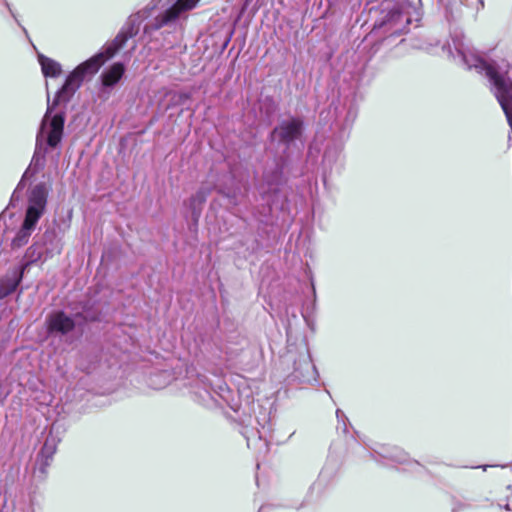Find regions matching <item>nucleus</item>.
Returning a JSON list of instances; mask_svg holds the SVG:
<instances>
[{"label": "nucleus", "mask_w": 512, "mask_h": 512, "mask_svg": "<svg viewBox=\"0 0 512 512\" xmlns=\"http://www.w3.org/2000/svg\"><path fill=\"white\" fill-rule=\"evenodd\" d=\"M443 50H446V51H447V54H448L449 56H451V57H453V58H455V57H456V56H455V54H454V52H453V49H452V47H451L450 45H448V47H445V46H444V47H443Z\"/></svg>", "instance_id": "f8f14e48"}, {"label": "nucleus", "mask_w": 512, "mask_h": 512, "mask_svg": "<svg viewBox=\"0 0 512 512\" xmlns=\"http://www.w3.org/2000/svg\"><path fill=\"white\" fill-rule=\"evenodd\" d=\"M199 0H177L170 8L166 9L144 28L145 32L156 31L165 26L174 25L183 13L193 9Z\"/></svg>", "instance_id": "20e7f679"}, {"label": "nucleus", "mask_w": 512, "mask_h": 512, "mask_svg": "<svg viewBox=\"0 0 512 512\" xmlns=\"http://www.w3.org/2000/svg\"><path fill=\"white\" fill-rule=\"evenodd\" d=\"M302 121L296 118L283 121L278 127H276L272 136L278 138L280 141L289 143L294 139H297L301 135Z\"/></svg>", "instance_id": "39448f33"}, {"label": "nucleus", "mask_w": 512, "mask_h": 512, "mask_svg": "<svg viewBox=\"0 0 512 512\" xmlns=\"http://www.w3.org/2000/svg\"><path fill=\"white\" fill-rule=\"evenodd\" d=\"M38 60L45 77H57L61 74L62 69L58 62L41 54Z\"/></svg>", "instance_id": "9d476101"}, {"label": "nucleus", "mask_w": 512, "mask_h": 512, "mask_svg": "<svg viewBox=\"0 0 512 512\" xmlns=\"http://www.w3.org/2000/svg\"><path fill=\"white\" fill-rule=\"evenodd\" d=\"M23 270L24 268L15 269L4 280H0V298L6 297L16 289L22 278Z\"/></svg>", "instance_id": "6e6552de"}, {"label": "nucleus", "mask_w": 512, "mask_h": 512, "mask_svg": "<svg viewBox=\"0 0 512 512\" xmlns=\"http://www.w3.org/2000/svg\"><path fill=\"white\" fill-rule=\"evenodd\" d=\"M48 327L51 332L65 334L74 328V321L62 312H57L49 318Z\"/></svg>", "instance_id": "423d86ee"}, {"label": "nucleus", "mask_w": 512, "mask_h": 512, "mask_svg": "<svg viewBox=\"0 0 512 512\" xmlns=\"http://www.w3.org/2000/svg\"><path fill=\"white\" fill-rule=\"evenodd\" d=\"M44 249L37 252L38 257L41 256H53L61 253L60 240L57 238L53 231H46L43 236Z\"/></svg>", "instance_id": "0eeeda50"}, {"label": "nucleus", "mask_w": 512, "mask_h": 512, "mask_svg": "<svg viewBox=\"0 0 512 512\" xmlns=\"http://www.w3.org/2000/svg\"><path fill=\"white\" fill-rule=\"evenodd\" d=\"M506 509H507V510H510V509H511V508H510V506H509V504H507V505H506Z\"/></svg>", "instance_id": "2eb2a0df"}, {"label": "nucleus", "mask_w": 512, "mask_h": 512, "mask_svg": "<svg viewBox=\"0 0 512 512\" xmlns=\"http://www.w3.org/2000/svg\"><path fill=\"white\" fill-rule=\"evenodd\" d=\"M139 17L133 16L129 19L128 27L122 30L113 41L107 43L103 49L79 64L66 78L63 86L58 90L56 97L52 103L48 100L52 110L59 102H68L76 90L81 86L84 78L88 75L96 74L100 67L125 45L129 38L135 36L139 31Z\"/></svg>", "instance_id": "f257e3e1"}, {"label": "nucleus", "mask_w": 512, "mask_h": 512, "mask_svg": "<svg viewBox=\"0 0 512 512\" xmlns=\"http://www.w3.org/2000/svg\"><path fill=\"white\" fill-rule=\"evenodd\" d=\"M51 113L52 107L49 105V108L41 121L40 129L37 134L36 150L31 164L24 172L16 190H14V193H17V190L24 187L25 180L36 173L37 167L43 165V158L46 152L44 145L49 148H55L62 139L65 122L64 115L63 113H56L51 116Z\"/></svg>", "instance_id": "f03ea898"}, {"label": "nucleus", "mask_w": 512, "mask_h": 512, "mask_svg": "<svg viewBox=\"0 0 512 512\" xmlns=\"http://www.w3.org/2000/svg\"><path fill=\"white\" fill-rule=\"evenodd\" d=\"M336 415H337L338 418H340V417H342L343 413H342V411L337 410L336 411Z\"/></svg>", "instance_id": "4468645a"}, {"label": "nucleus", "mask_w": 512, "mask_h": 512, "mask_svg": "<svg viewBox=\"0 0 512 512\" xmlns=\"http://www.w3.org/2000/svg\"><path fill=\"white\" fill-rule=\"evenodd\" d=\"M227 197L231 198V203L233 204H236L237 201H236V195L233 194V195H230V194H226Z\"/></svg>", "instance_id": "ddd939ff"}, {"label": "nucleus", "mask_w": 512, "mask_h": 512, "mask_svg": "<svg viewBox=\"0 0 512 512\" xmlns=\"http://www.w3.org/2000/svg\"><path fill=\"white\" fill-rule=\"evenodd\" d=\"M210 189L207 187L199 188L194 195L189 199V207L192 210L193 215H198L201 211L202 205L205 203Z\"/></svg>", "instance_id": "9b49d317"}, {"label": "nucleus", "mask_w": 512, "mask_h": 512, "mask_svg": "<svg viewBox=\"0 0 512 512\" xmlns=\"http://www.w3.org/2000/svg\"><path fill=\"white\" fill-rule=\"evenodd\" d=\"M48 194L49 187L45 183H38L30 189L24 221L11 242L14 249L21 248L28 243L39 219L46 210Z\"/></svg>", "instance_id": "7ed1b4c3"}, {"label": "nucleus", "mask_w": 512, "mask_h": 512, "mask_svg": "<svg viewBox=\"0 0 512 512\" xmlns=\"http://www.w3.org/2000/svg\"><path fill=\"white\" fill-rule=\"evenodd\" d=\"M125 67L122 63L117 62L105 70L101 75L103 86H114L123 76Z\"/></svg>", "instance_id": "1a4fd4ad"}, {"label": "nucleus", "mask_w": 512, "mask_h": 512, "mask_svg": "<svg viewBox=\"0 0 512 512\" xmlns=\"http://www.w3.org/2000/svg\"><path fill=\"white\" fill-rule=\"evenodd\" d=\"M6 6H7V8H8L9 10H11V9H10V6H9V3H7V2H6Z\"/></svg>", "instance_id": "dca6fc26"}]
</instances>
